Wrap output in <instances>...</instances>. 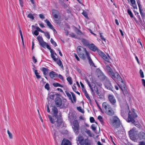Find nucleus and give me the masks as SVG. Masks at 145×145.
Here are the masks:
<instances>
[{
    "label": "nucleus",
    "mask_w": 145,
    "mask_h": 145,
    "mask_svg": "<svg viewBox=\"0 0 145 145\" xmlns=\"http://www.w3.org/2000/svg\"><path fill=\"white\" fill-rule=\"evenodd\" d=\"M121 125L120 120L116 116H114L113 118L112 121L111 125L115 128H118Z\"/></svg>",
    "instance_id": "nucleus-6"
},
{
    "label": "nucleus",
    "mask_w": 145,
    "mask_h": 145,
    "mask_svg": "<svg viewBox=\"0 0 145 145\" xmlns=\"http://www.w3.org/2000/svg\"><path fill=\"white\" fill-rule=\"evenodd\" d=\"M55 102L56 106L57 107H60L62 106L63 108H66L67 107V103L66 99L64 100L63 102L62 99L59 97H56L55 100Z\"/></svg>",
    "instance_id": "nucleus-4"
},
{
    "label": "nucleus",
    "mask_w": 145,
    "mask_h": 145,
    "mask_svg": "<svg viewBox=\"0 0 145 145\" xmlns=\"http://www.w3.org/2000/svg\"><path fill=\"white\" fill-rule=\"evenodd\" d=\"M133 110H132L131 112L129 111V112L128 121L133 123L136 127H139V123L138 122H135L134 120V119L137 117V115L136 114Z\"/></svg>",
    "instance_id": "nucleus-3"
},
{
    "label": "nucleus",
    "mask_w": 145,
    "mask_h": 145,
    "mask_svg": "<svg viewBox=\"0 0 145 145\" xmlns=\"http://www.w3.org/2000/svg\"><path fill=\"white\" fill-rule=\"evenodd\" d=\"M65 92L67 96L69 97V99L71 100L72 103H73V101H72L71 95L68 92H67V91H65Z\"/></svg>",
    "instance_id": "nucleus-30"
},
{
    "label": "nucleus",
    "mask_w": 145,
    "mask_h": 145,
    "mask_svg": "<svg viewBox=\"0 0 145 145\" xmlns=\"http://www.w3.org/2000/svg\"><path fill=\"white\" fill-rule=\"evenodd\" d=\"M90 122L92 123L94 122L95 120L93 117H91L90 118Z\"/></svg>",
    "instance_id": "nucleus-57"
},
{
    "label": "nucleus",
    "mask_w": 145,
    "mask_h": 145,
    "mask_svg": "<svg viewBox=\"0 0 145 145\" xmlns=\"http://www.w3.org/2000/svg\"><path fill=\"white\" fill-rule=\"evenodd\" d=\"M99 54L103 58L105 55L104 53L98 49L97 51Z\"/></svg>",
    "instance_id": "nucleus-28"
},
{
    "label": "nucleus",
    "mask_w": 145,
    "mask_h": 145,
    "mask_svg": "<svg viewBox=\"0 0 145 145\" xmlns=\"http://www.w3.org/2000/svg\"><path fill=\"white\" fill-rule=\"evenodd\" d=\"M85 96L86 97V98L88 99L89 101V103H90L91 102V100L90 98V97L89 96L88 94L87 93H85L84 94Z\"/></svg>",
    "instance_id": "nucleus-42"
},
{
    "label": "nucleus",
    "mask_w": 145,
    "mask_h": 145,
    "mask_svg": "<svg viewBox=\"0 0 145 145\" xmlns=\"http://www.w3.org/2000/svg\"><path fill=\"white\" fill-rule=\"evenodd\" d=\"M45 88L47 90H49L50 89L49 84L48 83H46L45 86Z\"/></svg>",
    "instance_id": "nucleus-50"
},
{
    "label": "nucleus",
    "mask_w": 145,
    "mask_h": 145,
    "mask_svg": "<svg viewBox=\"0 0 145 145\" xmlns=\"http://www.w3.org/2000/svg\"><path fill=\"white\" fill-rule=\"evenodd\" d=\"M87 58L88 60V62L89 63V64L91 66H94V64L93 61L91 59L90 57L89 56V54L88 55V54H87Z\"/></svg>",
    "instance_id": "nucleus-18"
},
{
    "label": "nucleus",
    "mask_w": 145,
    "mask_h": 145,
    "mask_svg": "<svg viewBox=\"0 0 145 145\" xmlns=\"http://www.w3.org/2000/svg\"><path fill=\"white\" fill-rule=\"evenodd\" d=\"M50 42L54 46V47L57 46V44L56 42L53 40L52 38H51L50 39Z\"/></svg>",
    "instance_id": "nucleus-37"
},
{
    "label": "nucleus",
    "mask_w": 145,
    "mask_h": 145,
    "mask_svg": "<svg viewBox=\"0 0 145 145\" xmlns=\"http://www.w3.org/2000/svg\"><path fill=\"white\" fill-rule=\"evenodd\" d=\"M52 112H53V117L54 118V119H53L51 115H48L50 122L54 124L55 121L54 120L57 119V120L56 121V122L57 123V127H60L63 123L61 115V114H59V115L58 116V109L55 106L52 107Z\"/></svg>",
    "instance_id": "nucleus-1"
},
{
    "label": "nucleus",
    "mask_w": 145,
    "mask_h": 145,
    "mask_svg": "<svg viewBox=\"0 0 145 145\" xmlns=\"http://www.w3.org/2000/svg\"><path fill=\"white\" fill-rule=\"evenodd\" d=\"M108 99L112 105H114L116 101L113 95L110 94L108 96Z\"/></svg>",
    "instance_id": "nucleus-10"
},
{
    "label": "nucleus",
    "mask_w": 145,
    "mask_h": 145,
    "mask_svg": "<svg viewBox=\"0 0 145 145\" xmlns=\"http://www.w3.org/2000/svg\"><path fill=\"white\" fill-rule=\"evenodd\" d=\"M75 31L78 35H81L82 34L81 31L76 27L75 28Z\"/></svg>",
    "instance_id": "nucleus-31"
},
{
    "label": "nucleus",
    "mask_w": 145,
    "mask_h": 145,
    "mask_svg": "<svg viewBox=\"0 0 145 145\" xmlns=\"http://www.w3.org/2000/svg\"><path fill=\"white\" fill-rule=\"evenodd\" d=\"M7 132L8 134V135L9 138L10 139H12V134H11V133L10 132V131L8 130H7Z\"/></svg>",
    "instance_id": "nucleus-51"
},
{
    "label": "nucleus",
    "mask_w": 145,
    "mask_h": 145,
    "mask_svg": "<svg viewBox=\"0 0 145 145\" xmlns=\"http://www.w3.org/2000/svg\"><path fill=\"white\" fill-rule=\"evenodd\" d=\"M73 126L72 127L74 131L75 134L77 135L79 133V126L78 121L77 120H75L73 122Z\"/></svg>",
    "instance_id": "nucleus-7"
},
{
    "label": "nucleus",
    "mask_w": 145,
    "mask_h": 145,
    "mask_svg": "<svg viewBox=\"0 0 145 145\" xmlns=\"http://www.w3.org/2000/svg\"><path fill=\"white\" fill-rule=\"evenodd\" d=\"M32 59H33V62L34 63H36L37 61V60L35 59V57L34 56L32 57Z\"/></svg>",
    "instance_id": "nucleus-63"
},
{
    "label": "nucleus",
    "mask_w": 145,
    "mask_h": 145,
    "mask_svg": "<svg viewBox=\"0 0 145 145\" xmlns=\"http://www.w3.org/2000/svg\"><path fill=\"white\" fill-rule=\"evenodd\" d=\"M134 131L132 130H130L129 132V135L130 138L133 140H134L135 141V136L134 134Z\"/></svg>",
    "instance_id": "nucleus-20"
},
{
    "label": "nucleus",
    "mask_w": 145,
    "mask_h": 145,
    "mask_svg": "<svg viewBox=\"0 0 145 145\" xmlns=\"http://www.w3.org/2000/svg\"><path fill=\"white\" fill-rule=\"evenodd\" d=\"M109 74L112 78H114L115 76H119V74L117 72H114L113 71L110 72Z\"/></svg>",
    "instance_id": "nucleus-23"
},
{
    "label": "nucleus",
    "mask_w": 145,
    "mask_h": 145,
    "mask_svg": "<svg viewBox=\"0 0 145 145\" xmlns=\"http://www.w3.org/2000/svg\"><path fill=\"white\" fill-rule=\"evenodd\" d=\"M100 77L101 78H99L101 80H104L106 79V77L103 74H102V75L100 76Z\"/></svg>",
    "instance_id": "nucleus-41"
},
{
    "label": "nucleus",
    "mask_w": 145,
    "mask_h": 145,
    "mask_svg": "<svg viewBox=\"0 0 145 145\" xmlns=\"http://www.w3.org/2000/svg\"><path fill=\"white\" fill-rule=\"evenodd\" d=\"M127 12L131 18L133 17V15L131 11L129 10H127Z\"/></svg>",
    "instance_id": "nucleus-53"
},
{
    "label": "nucleus",
    "mask_w": 145,
    "mask_h": 145,
    "mask_svg": "<svg viewBox=\"0 0 145 145\" xmlns=\"http://www.w3.org/2000/svg\"><path fill=\"white\" fill-rule=\"evenodd\" d=\"M44 21L46 23L47 25L50 29H52L54 32L56 31V30L54 28L51 23L48 20L46 19L44 20Z\"/></svg>",
    "instance_id": "nucleus-17"
},
{
    "label": "nucleus",
    "mask_w": 145,
    "mask_h": 145,
    "mask_svg": "<svg viewBox=\"0 0 145 145\" xmlns=\"http://www.w3.org/2000/svg\"><path fill=\"white\" fill-rule=\"evenodd\" d=\"M75 85H76L75 84H74L73 85L74 87H72V89L73 90V91H75L76 89V87L75 86Z\"/></svg>",
    "instance_id": "nucleus-64"
},
{
    "label": "nucleus",
    "mask_w": 145,
    "mask_h": 145,
    "mask_svg": "<svg viewBox=\"0 0 145 145\" xmlns=\"http://www.w3.org/2000/svg\"><path fill=\"white\" fill-rule=\"evenodd\" d=\"M23 0H19L20 4L21 7H22L23 6Z\"/></svg>",
    "instance_id": "nucleus-59"
},
{
    "label": "nucleus",
    "mask_w": 145,
    "mask_h": 145,
    "mask_svg": "<svg viewBox=\"0 0 145 145\" xmlns=\"http://www.w3.org/2000/svg\"><path fill=\"white\" fill-rule=\"evenodd\" d=\"M46 46L47 48L50 50V52L52 51L53 50L51 48L50 46L49 45L47 44Z\"/></svg>",
    "instance_id": "nucleus-61"
},
{
    "label": "nucleus",
    "mask_w": 145,
    "mask_h": 145,
    "mask_svg": "<svg viewBox=\"0 0 145 145\" xmlns=\"http://www.w3.org/2000/svg\"><path fill=\"white\" fill-rule=\"evenodd\" d=\"M138 138L140 140L145 139V134L143 132L140 133L138 134Z\"/></svg>",
    "instance_id": "nucleus-19"
},
{
    "label": "nucleus",
    "mask_w": 145,
    "mask_h": 145,
    "mask_svg": "<svg viewBox=\"0 0 145 145\" xmlns=\"http://www.w3.org/2000/svg\"><path fill=\"white\" fill-rule=\"evenodd\" d=\"M140 73L141 77L142 78H144V76L143 74V72L142 71L141 69L140 70Z\"/></svg>",
    "instance_id": "nucleus-55"
},
{
    "label": "nucleus",
    "mask_w": 145,
    "mask_h": 145,
    "mask_svg": "<svg viewBox=\"0 0 145 145\" xmlns=\"http://www.w3.org/2000/svg\"><path fill=\"white\" fill-rule=\"evenodd\" d=\"M86 132L89 136H90L91 135V132L90 130H88Z\"/></svg>",
    "instance_id": "nucleus-62"
},
{
    "label": "nucleus",
    "mask_w": 145,
    "mask_h": 145,
    "mask_svg": "<svg viewBox=\"0 0 145 145\" xmlns=\"http://www.w3.org/2000/svg\"><path fill=\"white\" fill-rule=\"evenodd\" d=\"M121 114L122 116L127 121V113L126 112H125L123 110H121Z\"/></svg>",
    "instance_id": "nucleus-21"
},
{
    "label": "nucleus",
    "mask_w": 145,
    "mask_h": 145,
    "mask_svg": "<svg viewBox=\"0 0 145 145\" xmlns=\"http://www.w3.org/2000/svg\"><path fill=\"white\" fill-rule=\"evenodd\" d=\"M67 80L70 85H71L72 84V78L71 77H67Z\"/></svg>",
    "instance_id": "nucleus-40"
},
{
    "label": "nucleus",
    "mask_w": 145,
    "mask_h": 145,
    "mask_svg": "<svg viewBox=\"0 0 145 145\" xmlns=\"http://www.w3.org/2000/svg\"><path fill=\"white\" fill-rule=\"evenodd\" d=\"M140 12L142 17H144V11L142 8L139 9Z\"/></svg>",
    "instance_id": "nucleus-45"
},
{
    "label": "nucleus",
    "mask_w": 145,
    "mask_h": 145,
    "mask_svg": "<svg viewBox=\"0 0 145 145\" xmlns=\"http://www.w3.org/2000/svg\"><path fill=\"white\" fill-rule=\"evenodd\" d=\"M33 33V34L35 35L36 36L38 35L39 34L38 31L36 30H35L34 31V33Z\"/></svg>",
    "instance_id": "nucleus-58"
},
{
    "label": "nucleus",
    "mask_w": 145,
    "mask_h": 145,
    "mask_svg": "<svg viewBox=\"0 0 145 145\" xmlns=\"http://www.w3.org/2000/svg\"><path fill=\"white\" fill-rule=\"evenodd\" d=\"M100 34V37H101V39L103 41H104L105 42H106V39H105L103 36L102 35V33H99Z\"/></svg>",
    "instance_id": "nucleus-52"
},
{
    "label": "nucleus",
    "mask_w": 145,
    "mask_h": 145,
    "mask_svg": "<svg viewBox=\"0 0 145 145\" xmlns=\"http://www.w3.org/2000/svg\"><path fill=\"white\" fill-rule=\"evenodd\" d=\"M106 69L108 71V74L113 71L111 68L108 65L106 66Z\"/></svg>",
    "instance_id": "nucleus-32"
},
{
    "label": "nucleus",
    "mask_w": 145,
    "mask_h": 145,
    "mask_svg": "<svg viewBox=\"0 0 145 145\" xmlns=\"http://www.w3.org/2000/svg\"><path fill=\"white\" fill-rule=\"evenodd\" d=\"M44 76H46L49 70L45 67H42V70Z\"/></svg>",
    "instance_id": "nucleus-24"
},
{
    "label": "nucleus",
    "mask_w": 145,
    "mask_h": 145,
    "mask_svg": "<svg viewBox=\"0 0 145 145\" xmlns=\"http://www.w3.org/2000/svg\"><path fill=\"white\" fill-rule=\"evenodd\" d=\"M85 145H91L89 140L88 139H86Z\"/></svg>",
    "instance_id": "nucleus-54"
},
{
    "label": "nucleus",
    "mask_w": 145,
    "mask_h": 145,
    "mask_svg": "<svg viewBox=\"0 0 145 145\" xmlns=\"http://www.w3.org/2000/svg\"><path fill=\"white\" fill-rule=\"evenodd\" d=\"M82 48L80 46H78L77 47V53H79L80 52L82 51L83 50H82L81 48Z\"/></svg>",
    "instance_id": "nucleus-48"
},
{
    "label": "nucleus",
    "mask_w": 145,
    "mask_h": 145,
    "mask_svg": "<svg viewBox=\"0 0 145 145\" xmlns=\"http://www.w3.org/2000/svg\"><path fill=\"white\" fill-rule=\"evenodd\" d=\"M52 13L55 20L57 21L58 20L57 19L58 18V16L57 14H58V11L56 10L53 9L52 10Z\"/></svg>",
    "instance_id": "nucleus-12"
},
{
    "label": "nucleus",
    "mask_w": 145,
    "mask_h": 145,
    "mask_svg": "<svg viewBox=\"0 0 145 145\" xmlns=\"http://www.w3.org/2000/svg\"><path fill=\"white\" fill-rule=\"evenodd\" d=\"M91 129H92L93 130V131H95L96 130V127L93 124H92L91 126Z\"/></svg>",
    "instance_id": "nucleus-56"
},
{
    "label": "nucleus",
    "mask_w": 145,
    "mask_h": 145,
    "mask_svg": "<svg viewBox=\"0 0 145 145\" xmlns=\"http://www.w3.org/2000/svg\"><path fill=\"white\" fill-rule=\"evenodd\" d=\"M61 145H71L70 141L64 138L62 141Z\"/></svg>",
    "instance_id": "nucleus-16"
},
{
    "label": "nucleus",
    "mask_w": 145,
    "mask_h": 145,
    "mask_svg": "<svg viewBox=\"0 0 145 145\" xmlns=\"http://www.w3.org/2000/svg\"><path fill=\"white\" fill-rule=\"evenodd\" d=\"M104 85L105 87L107 89L112 90L113 87L111 82L109 80L106 79Z\"/></svg>",
    "instance_id": "nucleus-9"
},
{
    "label": "nucleus",
    "mask_w": 145,
    "mask_h": 145,
    "mask_svg": "<svg viewBox=\"0 0 145 145\" xmlns=\"http://www.w3.org/2000/svg\"><path fill=\"white\" fill-rule=\"evenodd\" d=\"M78 141L80 145H84L85 143L86 139L84 140L83 137L81 136H79L78 137Z\"/></svg>",
    "instance_id": "nucleus-13"
},
{
    "label": "nucleus",
    "mask_w": 145,
    "mask_h": 145,
    "mask_svg": "<svg viewBox=\"0 0 145 145\" xmlns=\"http://www.w3.org/2000/svg\"><path fill=\"white\" fill-rule=\"evenodd\" d=\"M90 89L91 91V94L93 96L95 95V93L97 92L98 91V87L96 86H92Z\"/></svg>",
    "instance_id": "nucleus-11"
},
{
    "label": "nucleus",
    "mask_w": 145,
    "mask_h": 145,
    "mask_svg": "<svg viewBox=\"0 0 145 145\" xmlns=\"http://www.w3.org/2000/svg\"><path fill=\"white\" fill-rule=\"evenodd\" d=\"M49 76L51 78L55 79L58 77V74L56 72L52 71L50 72Z\"/></svg>",
    "instance_id": "nucleus-15"
},
{
    "label": "nucleus",
    "mask_w": 145,
    "mask_h": 145,
    "mask_svg": "<svg viewBox=\"0 0 145 145\" xmlns=\"http://www.w3.org/2000/svg\"><path fill=\"white\" fill-rule=\"evenodd\" d=\"M70 93L72 95L74 101V102H76V100L75 95L73 92H71Z\"/></svg>",
    "instance_id": "nucleus-39"
},
{
    "label": "nucleus",
    "mask_w": 145,
    "mask_h": 145,
    "mask_svg": "<svg viewBox=\"0 0 145 145\" xmlns=\"http://www.w3.org/2000/svg\"><path fill=\"white\" fill-rule=\"evenodd\" d=\"M33 72H35L37 78L38 79H39L41 78V76L39 75L37 72V71L35 70L34 68H33Z\"/></svg>",
    "instance_id": "nucleus-25"
},
{
    "label": "nucleus",
    "mask_w": 145,
    "mask_h": 145,
    "mask_svg": "<svg viewBox=\"0 0 145 145\" xmlns=\"http://www.w3.org/2000/svg\"><path fill=\"white\" fill-rule=\"evenodd\" d=\"M106 103H103V107L106 110V113L108 115L110 116H112L114 114V111L112 109V108L108 105H106Z\"/></svg>",
    "instance_id": "nucleus-5"
},
{
    "label": "nucleus",
    "mask_w": 145,
    "mask_h": 145,
    "mask_svg": "<svg viewBox=\"0 0 145 145\" xmlns=\"http://www.w3.org/2000/svg\"><path fill=\"white\" fill-rule=\"evenodd\" d=\"M47 43L44 42V40L43 41H42L41 43H40V45L42 46V47L45 48V47L46 46Z\"/></svg>",
    "instance_id": "nucleus-34"
},
{
    "label": "nucleus",
    "mask_w": 145,
    "mask_h": 145,
    "mask_svg": "<svg viewBox=\"0 0 145 145\" xmlns=\"http://www.w3.org/2000/svg\"><path fill=\"white\" fill-rule=\"evenodd\" d=\"M96 94L97 95V97L99 99H102L103 98V95L102 94L101 92H99V91L97 92Z\"/></svg>",
    "instance_id": "nucleus-29"
},
{
    "label": "nucleus",
    "mask_w": 145,
    "mask_h": 145,
    "mask_svg": "<svg viewBox=\"0 0 145 145\" xmlns=\"http://www.w3.org/2000/svg\"><path fill=\"white\" fill-rule=\"evenodd\" d=\"M130 2L134 8H137V5L136 4L135 0H130Z\"/></svg>",
    "instance_id": "nucleus-26"
},
{
    "label": "nucleus",
    "mask_w": 145,
    "mask_h": 145,
    "mask_svg": "<svg viewBox=\"0 0 145 145\" xmlns=\"http://www.w3.org/2000/svg\"><path fill=\"white\" fill-rule=\"evenodd\" d=\"M51 57L55 62H56L58 60V59L57 58H56L55 56L53 55V53H52V54H51Z\"/></svg>",
    "instance_id": "nucleus-38"
},
{
    "label": "nucleus",
    "mask_w": 145,
    "mask_h": 145,
    "mask_svg": "<svg viewBox=\"0 0 145 145\" xmlns=\"http://www.w3.org/2000/svg\"><path fill=\"white\" fill-rule=\"evenodd\" d=\"M81 41L84 45L86 46H87L88 47L89 45L90 44L88 41L84 39H82Z\"/></svg>",
    "instance_id": "nucleus-22"
},
{
    "label": "nucleus",
    "mask_w": 145,
    "mask_h": 145,
    "mask_svg": "<svg viewBox=\"0 0 145 145\" xmlns=\"http://www.w3.org/2000/svg\"><path fill=\"white\" fill-rule=\"evenodd\" d=\"M83 50L82 51L78 53V54L80 58H82L83 60H84L86 59V57L84 55L85 54H86L87 56V53L88 54V55H89V54L88 52L87 51L85 48H83Z\"/></svg>",
    "instance_id": "nucleus-8"
},
{
    "label": "nucleus",
    "mask_w": 145,
    "mask_h": 145,
    "mask_svg": "<svg viewBox=\"0 0 145 145\" xmlns=\"http://www.w3.org/2000/svg\"><path fill=\"white\" fill-rule=\"evenodd\" d=\"M82 14L83 15V16L85 17L86 18L88 19V16L87 13L86 12V11H84L82 13Z\"/></svg>",
    "instance_id": "nucleus-49"
},
{
    "label": "nucleus",
    "mask_w": 145,
    "mask_h": 145,
    "mask_svg": "<svg viewBox=\"0 0 145 145\" xmlns=\"http://www.w3.org/2000/svg\"><path fill=\"white\" fill-rule=\"evenodd\" d=\"M49 98L52 99H53L54 97V93L51 92L49 94Z\"/></svg>",
    "instance_id": "nucleus-44"
},
{
    "label": "nucleus",
    "mask_w": 145,
    "mask_h": 145,
    "mask_svg": "<svg viewBox=\"0 0 145 145\" xmlns=\"http://www.w3.org/2000/svg\"><path fill=\"white\" fill-rule=\"evenodd\" d=\"M88 47L90 50L93 52H95L96 51H97V50L99 49L93 43L90 44Z\"/></svg>",
    "instance_id": "nucleus-14"
},
{
    "label": "nucleus",
    "mask_w": 145,
    "mask_h": 145,
    "mask_svg": "<svg viewBox=\"0 0 145 145\" xmlns=\"http://www.w3.org/2000/svg\"><path fill=\"white\" fill-rule=\"evenodd\" d=\"M27 17L30 18L32 20H33L34 18V17L31 14H29L27 16Z\"/></svg>",
    "instance_id": "nucleus-36"
},
{
    "label": "nucleus",
    "mask_w": 145,
    "mask_h": 145,
    "mask_svg": "<svg viewBox=\"0 0 145 145\" xmlns=\"http://www.w3.org/2000/svg\"><path fill=\"white\" fill-rule=\"evenodd\" d=\"M74 56L75 57V58L76 59V60L78 61H80V59L79 58L78 56L77 55L76 53L74 54Z\"/></svg>",
    "instance_id": "nucleus-60"
},
{
    "label": "nucleus",
    "mask_w": 145,
    "mask_h": 145,
    "mask_svg": "<svg viewBox=\"0 0 145 145\" xmlns=\"http://www.w3.org/2000/svg\"><path fill=\"white\" fill-rule=\"evenodd\" d=\"M53 86L55 87H63V86L58 83H54L53 84Z\"/></svg>",
    "instance_id": "nucleus-35"
},
{
    "label": "nucleus",
    "mask_w": 145,
    "mask_h": 145,
    "mask_svg": "<svg viewBox=\"0 0 145 145\" xmlns=\"http://www.w3.org/2000/svg\"><path fill=\"white\" fill-rule=\"evenodd\" d=\"M45 36L48 39H49L50 38V36L49 33L48 32H45L44 33Z\"/></svg>",
    "instance_id": "nucleus-47"
},
{
    "label": "nucleus",
    "mask_w": 145,
    "mask_h": 145,
    "mask_svg": "<svg viewBox=\"0 0 145 145\" xmlns=\"http://www.w3.org/2000/svg\"><path fill=\"white\" fill-rule=\"evenodd\" d=\"M117 83H120V84H118L120 89L122 91L124 95H126L127 94V87L124 84V83L119 74V76H115L114 78H112Z\"/></svg>",
    "instance_id": "nucleus-2"
},
{
    "label": "nucleus",
    "mask_w": 145,
    "mask_h": 145,
    "mask_svg": "<svg viewBox=\"0 0 145 145\" xmlns=\"http://www.w3.org/2000/svg\"><path fill=\"white\" fill-rule=\"evenodd\" d=\"M103 58L107 62H109L110 61L109 58L106 55L104 56V57H103Z\"/></svg>",
    "instance_id": "nucleus-46"
},
{
    "label": "nucleus",
    "mask_w": 145,
    "mask_h": 145,
    "mask_svg": "<svg viewBox=\"0 0 145 145\" xmlns=\"http://www.w3.org/2000/svg\"><path fill=\"white\" fill-rule=\"evenodd\" d=\"M57 63L60 67H61L62 68V69H63L64 67L63 66L62 63L60 59H59L58 61H56Z\"/></svg>",
    "instance_id": "nucleus-27"
},
{
    "label": "nucleus",
    "mask_w": 145,
    "mask_h": 145,
    "mask_svg": "<svg viewBox=\"0 0 145 145\" xmlns=\"http://www.w3.org/2000/svg\"><path fill=\"white\" fill-rule=\"evenodd\" d=\"M77 110L80 112L82 113H84V110L81 108V107L80 106H79L77 108Z\"/></svg>",
    "instance_id": "nucleus-43"
},
{
    "label": "nucleus",
    "mask_w": 145,
    "mask_h": 145,
    "mask_svg": "<svg viewBox=\"0 0 145 145\" xmlns=\"http://www.w3.org/2000/svg\"><path fill=\"white\" fill-rule=\"evenodd\" d=\"M37 39L38 40L39 44L42 41H43V40L42 37L40 36H39L37 37Z\"/></svg>",
    "instance_id": "nucleus-33"
}]
</instances>
